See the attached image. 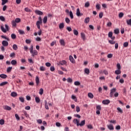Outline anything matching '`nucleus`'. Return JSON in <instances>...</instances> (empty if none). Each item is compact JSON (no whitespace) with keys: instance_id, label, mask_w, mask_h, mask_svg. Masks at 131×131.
<instances>
[{"instance_id":"f257e3e1","label":"nucleus","mask_w":131,"mask_h":131,"mask_svg":"<svg viewBox=\"0 0 131 131\" xmlns=\"http://www.w3.org/2000/svg\"><path fill=\"white\" fill-rule=\"evenodd\" d=\"M38 20L36 22V26L38 29H40V25L42 24V18H41V16H39Z\"/></svg>"},{"instance_id":"f03ea898","label":"nucleus","mask_w":131,"mask_h":131,"mask_svg":"<svg viewBox=\"0 0 131 131\" xmlns=\"http://www.w3.org/2000/svg\"><path fill=\"white\" fill-rule=\"evenodd\" d=\"M116 92V89L114 88V89H112L111 90V92L110 93V97L111 98H112V97H113V95H114V93H115Z\"/></svg>"},{"instance_id":"7ed1b4c3","label":"nucleus","mask_w":131,"mask_h":131,"mask_svg":"<svg viewBox=\"0 0 131 131\" xmlns=\"http://www.w3.org/2000/svg\"><path fill=\"white\" fill-rule=\"evenodd\" d=\"M102 103L104 105H108L109 104H110V100H109V99H106V100H103Z\"/></svg>"},{"instance_id":"20e7f679","label":"nucleus","mask_w":131,"mask_h":131,"mask_svg":"<svg viewBox=\"0 0 131 131\" xmlns=\"http://www.w3.org/2000/svg\"><path fill=\"white\" fill-rule=\"evenodd\" d=\"M107 128L110 130H114V126L112 124L107 125Z\"/></svg>"},{"instance_id":"39448f33","label":"nucleus","mask_w":131,"mask_h":131,"mask_svg":"<svg viewBox=\"0 0 131 131\" xmlns=\"http://www.w3.org/2000/svg\"><path fill=\"white\" fill-rule=\"evenodd\" d=\"M69 60L70 62H71V63H72L73 64H74V63H75V60H74V58H73V57L71 55L69 56Z\"/></svg>"},{"instance_id":"423d86ee","label":"nucleus","mask_w":131,"mask_h":131,"mask_svg":"<svg viewBox=\"0 0 131 131\" xmlns=\"http://www.w3.org/2000/svg\"><path fill=\"white\" fill-rule=\"evenodd\" d=\"M2 45L3 47H8V46H9V42L6 40H3L2 41Z\"/></svg>"},{"instance_id":"0eeeda50","label":"nucleus","mask_w":131,"mask_h":131,"mask_svg":"<svg viewBox=\"0 0 131 131\" xmlns=\"http://www.w3.org/2000/svg\"><path fill=\"white\" fill-rule=\"evenodd\" d=\"M35 14L37 15H43V13L39 10H36L35 11Z\"/></svg>"},{"instance_id":"6e6552de","label":"nucleus","mask_w":131,"mask_h":131,"mask_svg":"<svg viewBox=\"0 0 131 131\" xmlns=\"http://www.w3.org/2000/svg\"><path fill=\"white\" fill-rule=\"evenodd\" d=\"M3 108L4 109V110H8V111L11 110V107L8 105L3 106Z\"/></svg>"},{"instance_id":"1a4fd4ad","label":"nucleus","mask_w":131,"mask_h":131,"mask_svg":"<svg viewBox=\"0 0 131 131\" xmlns=\"http://www.w3.org/2000/svg\"><path fill=\"white\" fill-rule=\"evenodd\" d=\"M47 21H48V16H44V17L43 18V24H46V23H47Z\"/></svg>"},{"instance_id":"9d476101","label":"nucleus","mask_w":131,"mask_h":131,"mask_svg":"<svg viewBox=\"0 0 131 131\" xmlns=\"http://www.w3.org/2000/svg\"><path fill=\"white\" fill-rule=\"evenodd\" d=\"M18 32L19 34H20V35H23V34H25V32L21 29L18 30Z\"/></svg>"},{"instance_id":"9b49d317","label":"nucleus","mask_w":131,"mask_h":131,"mask_svg":"<svg viewBox=\"0 0 131 131\" xmlns=\"http://www.w3.org/2000/svg\"><path fill=\"white\" fill-rule=\"evenodd\" d=\"M59 42L61 46H63V47L65 46V41H64V40L60 39Z\"/></svg>"},{"instance_id":"f8f14e48","label":"nucleus","mask_w":131,"mask_h":131,"mask_svg":"<svg viewBox=\"0 0 131 131\" xmlns=\"http://www.w3.org/2000/svg\"><path fill=\"white\" fill-rule=\"evenodd\" d=\"M35 81H36V85H38V84L39 83V78H38V76L36 77Z\"/></svg>"},{"instance_id":"ddd939ff","label":"nucleus","mask_w":131,"mask_h":131,"mask_svg":"<svg viewBox=\"0 0 131 131\" xmlns=\"http://www.w3.org/2000/svg\"><path fill=\"white\" fill-rule=\"evenodd\" d=\"M84 73H85L86 74L89 75V74H90V69H89L88 68H85L84 69Z\"/></svg>"},{"instance_id":"4468645a","label":"nucleus","mask_w":131,"mask_h":131,"mask_svg":"<svg viewBox=\"0 0 131 131\" xmlns=\"http://www.w3.org/2000/svg\"><path fill=\"white\" fill-rule=\"evenodd\" d=\"M10 95L11 97H17V96L18 95V94H17V93L14 92H12Z\"/></svg>"},{"instance_id":"2eb2a0df","label":"nucleus","mask_w":131,"mask_h":131,"mask_svg":"<svg viewBox=\"0 0 131 131\" xmlns=\"http://www.w3.org/2000/svg\"><path fill=\"white\" fill-rule=\"evenodd\" d=\"M115 74H117L118 75L121 74V71H120V70H117L115 71Z\"/></svg>"},{"instance_id":"dca6fc26","label":"nucleus","mask_w":131,"mask_h":131,"mask_svg":"<svg viewBox=\"0 0 131 131\" xmlns=\"http://www.w3.org/2000/svg\"><path fill=\"white\" fill-rule=\"evenodd\" d=\"M13 50L17 51L18 50V46L16 44H14L12 46Z\"/></svg>"},{"instance_id":"f3484780","label":"nucleus","mask_w":131,"mask_h":131,"mask_svg":"<svg viewBox=\"0 0 131 131\" xmlns=\"http://www.w3.org/2000/svg\"><path fill=\"white\" fill-rule=\"evenodd\" d=\"M32 54H32L33 57H34V55L36 56V55H37V54H38L37 51L33 50V51H32Z\"/></svg>"},{"instance_id":"a211bd4d","label":"nucleus","mask_w":131,"mask_h":131,"mask_svg":"<svg viewBox=\"0 0 131 131\" xmlns=\"http://www.w3.org/2000/svg\"><path fill=\"white\" fill-rule=\"evenodd\" d=\"M76 15L78 16V17H79V16H81L80 15V12L79 11V8H78L76 11Z\"/></svg>"},{"instance_id":"6ab92c4d","label":"nucleus","mask_w":131,"mask_h":131,"mask_svg":"<svg viewBox=\"0 0 131 131\" xmlns=\"http://www.w3.org/2000/svg\"><path fill=\"white\" fill-rule=\"evenodd\" d=\"M6 84H8V82H2V83H0V86H4V85H6Z\"/></svg>"},{"instance_id":"aec40b11","label":"nucleus","mask_w":131,"mask_h":131,"mask_svg":"<svg viewBox=\"0 0 131 131\" xmlns=\"http://www.w3.org/2000/svg\"><path fill=\"white\" fill-rule=\"evenodd\" d=\"M59 29H62L64 28V23H60L59 25Z\"/></svg>"},{"instance_id":"412c9836","label":"nucleus","mask_w":131,"mask_h":131,"mask_svg":"<svg viewBox=\"0 0 131 131\" xmlns=\"http://www.w3.org/2000/svg\"><path fill=\"white\" fill-rule=\"evenodd\" d=\"M0 77L1 78L5 79V78H7V76L6 74H2L0 75Z\"/></svg>"},{"instance_id":"4be33fe9","label":"nucleus","mask_w":131,"mask_h":131,"mask_svg":"<svg viewBox=\"0 0 131 131\" xmlns=\"http://www.w3.org/2000/svg\"><path fill=\"white\" fill-rule=\"evenodd\" d=\"M1 29L2 31H3V32H4V33L7 32V30L5 29L4 26H2L1 27Z\"/></svg>"},{"instance_id":"5701e85b","label":"nucleus","mask_w":131,"mask_h":131,"mask_svg":"<svg viewBox=\"0 0 131 131\" xmlns=\"http://www.w3.org/2000/svg\"><path fill=\"white\" fill-rule=\"evenodd\" d=\"M72 100H74V101H75V102H77V98H76V96H74V95H72Z\"/></svg>"},{"instance_id":"b1692460","label":"nucleus","mask_w":131,"mask_h":131,"mask_svg":"<svg viewBox=\"0 0 131 131\" xmlns=\"http://www.w3.org/2000/svg\"><path fill=\"white\" fill-rule=\"evenodd\" d=\"M39 70L40 71H46V68H45L43 66L40 67Z\"/></svg>"},{"instance_id":"393cba45","label":"nucleus","mask_w":131,"mask_h":131,"mask_svg":"<svg viewBox=\"0 0 131 131\" xmlns=\"http://www.w3.org/2000/svg\"><path fill=\"white\" fill-rule=\"evenodd\" d=\"M35 102L36 103H39V102H40V99H39V97H35Z\"/></svg>"},{"instance_id":"a878e982","label":"nucleus","mask_w":131,"mask_h":131,"mask_svg":"<svg viewBox=\"0 0 131 131\" xmlns=\"http://www.w3.org/2000/svg\"><path fill=\"white\" fill-rule=\"evenodd\" d=\"M88 97L91 99H93V98H94V95L91 93H89L88 94Z\"/></svg>"},{"instance_id":"bb28decb","label":"nucleus","mask_w":131,"mask_h":131,"mask_svg":"<svg viewBox=\"0 0 131 131\" xmlns=\"http://www.w3.org/2000/svg\"><path fill=\"white\" fill-rule=\"evenodd\" d=\"M39 94L41 95L43 94V89L42 88L39 89Z\"/></svg>"},{"instance_id":"cd10ccee","label":"nucleus","mask_w":131,"mask_h":131,"mask_svg":"<svg viewBox=\"0 0 131 131\" xmlns=\"http://www.w3.org/2000/svg\"><path fill=\"white\" fill-rule=\"evenodd\" d=\"M76 124L77 125V126H79V125L80 126H82V121H81L80 123H79V121H78L77 123Z\"/></svg>"},{"instance_id":"c85d7f7f","label":"nucleus","mask_w":131,"mask_h":131,"mask_svg":"<svg viewBox=\"0 0 131 131\" xmlns=\"http://www.w3.org/2000/svg\"><path fill=\"white\" fill-rule=\"evenodd\" d=\"M90 22V17H86L84 20V23L86 24L89 23Z\"/></svg>"},{"instance_id":"c756f323","label":"nucleus","mask_w":131,"mask_h":131,"mask_svg":"<svg viewBox=\"0 0 131 131\" xmlns=\"http://www.w3.org/2000/svg\"><path fill=\"white\" fill-rule=\"evenodd\" d=\"M11 63L12 64V65H16V64H17V61L15 60H12L11 62Z\"/></svg>"},{"instance_id":"7c9ffc66","label":"nucleus","mask_w":131,"mask_h":131,"mask_svg":"<svg viewBox=\"0 0 131 131\" xmlns=\"http://www.w3.org/2000/svg\"><path fill=\"white\" fill-rule=\"evenodd\" d=\"M117 68L118 70H120V69H121V66H120V63H118L117 64Z\"/></svg>"},{"instance_id":"2f4dec72","label":"nucleus","mask_w":131,"mask_h":131,"mask_svg":"<svg viewBox=\"0 0 131 131\" xmlns=\"http://www.w3.org/2000/svg\"><path fill=\"white\" fill-rule=\"evenodd\" d=\"M2 5L4 6L5 4H7L8 3V0H2Z\"/></svg>"},{"instance_id":"473e14b6","label":"nucleus","mask_w":131,"mask_h":131,"mask_svg":"<svg viewBox=\"0 0 131 131\" xmlns=\"http://www.w3.org/2000/svg\"><path fill=\"white\" fill-rule=\"evenodd\" d=\"M124 14L123 12H120L119 14V18H122V17H123Z\"/></svg>"},{"instance_id":"72a5a7b5","label":"nucleus","mask_w":131,"mask_h":131,"mask_svg":"<svg viewBox=\"0 0 131 131\" xmlns=\"http://www.w3.org/2000/svg\"><path fill=\"white\" fill-rule=\"evenodd\" d=\"M89 7H90V2H88L85 4L84 7L89 8Z\"/></svg>"},{"instance_id":"f704fd0d","label":"nucleus","mask_w":131,"mask_h":131,"mask_svg":"<svg viewBox=\"0 0 131 131\" xmlns=\"http://www.w3.org/2000/svg\"><path fill=\"white\" fill-rule=\"evenodd\" d=\"M123 47L124 48H127L128 47V42H125L123 43Z\"/></svg>"},{"instance_id":"c9c22d12","label":"nucleus","mask_w":131,"mask_h":131,"mask_svg":"<svg viewBox=\"0 0 131 131\" xmlns=\"http://www.w3.org/2000/svg\"><path fill=\"white\" fill-rule=\"evenodd\" d=\"M126 23L128 25H129L130 26H131V18L129 20H127Z\"/></svg>"},{"instance_id":"e433bc0d","label":"nucleus","mask_w":131,"mask_h":131,"mask_svg":"<svg viewBox=\"0 0 131 131\" xmlns=\"http://www.w3.org/2000/svg\"><path fill=\"white\" fill-rule=\"evenodd\" d=\"M19 100L21 102V103H24V98L23 97H19Z\"/></svg>"},{"instance_id":"4c0bfd02","label":"nucleus","mask_w":131,"mask_h":131,"mask_svg":"<svg viewBox=\"0 0 131 131\" xmlns=\"http://www.w3.org/2000/svg\"><path fill=\"white\" fill-rule=\"evenodd\" d=\"M108 42L111 43V45H115V41H113L112 40H109Z\"/></svg>"},{"instance_id":"58836bf2","label":"nucleus","mask_w":131,"mask_h":131,"mask_svg":"<svg viewBox=\"0 0 131 131\" xmlns=\"http://www.w3.org/2000/svg\"><path fill=\"white\" fill-rule=\"evenodd\" d=\"M28 62L30 63V64H34V61H33L32 59H28Z\"/></svg>"},{"instance_id":"ea45409f","label":"nucleus","mask_w":131,"mask_h":131,"mask_svg":"<svg viewBox=\"0 0 131 131\" xmlns=\"http://www.w3.org/2000/svg\"><path fill=\"white\" fill-rule=\"evenodd\" d=\"M66 22L68 24H69L70 23V19H69V18L68 17H66Z\"/></svg>"},{"instance_id":"a19ab883","label":"nucleus","mask_w":131,"mask_h":131,"mask_svg":"<svg viewBox=\"0 0 131 131\" xmlns=\"http://www.w3.org/2000/svg\"><path fill=\"white\" fill-rule=\"evenodd\" d=\"M114 33H115V34H118V33H119V29H116L114 30Z\"/></svg>"},{"instance_id":"79ce46f5","label":"nucleus","mask_w":131,"mask_h":131,"mask_svg":"<svg viewBox=\"0 0 131 131\" xmlns=\"http://www.w3.org/2000/svg\"><path fill=\"white\" fill-rule=\"evenodd\" d=\"M30 52L31 54H32V52L33 51V46H31L30 48H29Z\"/></svg>"},{"instance_id":"37998d69","label":"nucleus","mask_w":131,"mask_h":131,"mask_svg":"<svg viewBox=\"0 0 131 131\" xmlns=\"http://www.w3.org/2000/svg\"><path fill=\"white\" fill-rule=\"evenodd\" d=\"M96 109L99 111H101V109H102V107H101V105H98L96 106Z\"/></svg>"},{"instance_id":"c03bdc74","label":"nucleus","mask_w":131,"mask_h":131,"mask_svg":"<svg viewBox=\"0 0 131 131\" xmlns=\"http://www.w3.org/2000/svg\"><path fill=\"white\" fill-rule=\"evenodd\" d=\"M73 32H74V34L75 35H78V31H77V30H73Z\"/></svg>"},{"instance_id":"a18cd8bd","label":"nucleus","mask_w":131,"mask_h":131,"mask_svg":"<svg viewBox=\"0 0 131 131\" xmlns=\"http://www.w3.org/2000/svg\"><path fill=\"white\" fill-rule=\"evenodd\" d=\"M16 23H19V22H21V19L19 18H16L15 19V21Z\"/></svg>"},{"instance_id":"49530a36","label":"nucleus","mask_w":131,"mask_h":131,"mask_svg":"<svg viewBox=\"0 0 131 131\" xmlns=\"http://www.w3.org/2000/svg\"><path fill=\"white\" fill-rule=\"evenodd\" d=\"M15 56H16V54H15V53H14V52H13V53H11V54H10V57L11 58H13V57H15Z\"/></svg>"},{"instance_id":"de8ad7c7","label":"nucleus","mask_w":131,"mask_h":131,"mask_svg":"<svg viewBox=\"0 0 131 131\" xmlns=\"http://www.w3.org/2000/svg\"><path fill=\"white\" fill-rule=\"evenodd\" d=\"M70 17H71V19H73V13L72 11H70Z\"/></svg>"},{"instance_id":"09e8293b","label":"nucleus","mask_w":131,"mask_h":131,"mask_svg":"<svg viewBox=\"0 0 131 131\" xmlns=\"http://www.w3.org/2000/svg\"><path fill=\"white\" fill-rule=\"evenodd\" d=\"M113 35V33L112 32H110L108 33V37H110L111 38V37H112Z\"/></svg>"},{"instance_id":"8fccbe9b","label":"nucleus","mask_w":131,"mask_h":131,"mask_svg":"<svg viewBox=\"0 0 131 131\" xmlns=\"http://www.w3.org/2000/svg\"><path fill=\"white\" fill-rule=\"evenodd\" d=\"M12 26L16 27V26H17V24L15 21L13 20L12 22Z\"/></svg>"},{"instance_id":"3c124183","label":"nucleus","mask_w":131,"mask_h":131,"mask_svg":"<svg viewBox=\"0 0 131 131\" xmlns=\"http://www.w3.org/2000/svg\"><path fill=\"white\" fill-rule=\"evenodd\" d=\"M5 124V121L3 119L0 120V124L3 125Z\"/></svg>"},{"instance_id":"603ef678","label":"nucleus","mask_w":131,"mask_h":131,"mask_svg":"<svg viewBox=\"0 0 131 131\" xmlns=\"http://www.w3.org/2000/svg\"><path fill=\"white\" fill-rule=\"evenodd\" d=\"M11 38H12V39H15L16 38V35L15 34H12Z\"/></svg>"},{"instance_id":"864d4df0","label":"nucleus","mask_w":131,"mask_h":131,"mask_svg":"<svg viewBox=\"0 0 131 131\" xmlns=\"http://www.w3.org/2000/svg\"><path fill=\"white\" fill-rule=\"evenodd\" d=\"M15 118H16V119L17 120H20V117H19V116L18 115V114H15Z\"/></svg>"},{"instance_id":"5fc2aeb1","label":"nucleus","mask_w":131,"mask_h":131,"mask_svg":"<svg viewBox=\"0 0 131 131\" xmlns=\"http://www.w3.org/2000/svg\"><path fill=\"white\" fill-rule=\"evenodd\" d=\"M117 109L118 111H119V112H120V113H123V111H122V110H121V108H120V107H118Z\"/></svg>"},{"instance_id":"6e6d98bb","label":"nucleus","mask_w":131,"mask_h":131,"mask_svg":"<svg viewBox=\"0 0 131 131\" xmlns=\"http://www.w3.org/2000/svg\"><path fill=\"white\" fill-rule=\"evenodd\" d=\"M106 25L108 27H111V26L112 25V23H111V21H109L108 23H107Z\"/></svg>"},{"instance_id":"4d7b16f0","label":"nucleus","mask_w":131,"mask_h":131,"mask_svg":"<svg viewBox=\"0 0 131 131\" xmlns=\"http://www.w3.org/2000/svg\"><path fill=\"white\" fill-rule=\"evenodd\" d=\"M74 84H75V85H80V82H79V81H75L74 82Z\"/></svg>"},{"instance_id":"13d9d810","label":"nucleus","mask_w":131,"mask_h":131,"mask_svg":"<svg viewBox=\"0 0 131 131\" xmlns=\"http://www.w3.org/2000/svg\"><path fill=\"white\" fill-rule=\"evenodd\" d=\"M99 16V18H100V19H102V18L103 17V12H100Z\"/></svg>"},{"instance_id":"bf43d9fd","label":"nucleus","mask_w":131,"mask_h":131,"mask_svg":"<svg viewBox=\"0 0 131 131\" xmlns=\"http://www.w3.org/2000/svg\"><path fill=\"white\" fill-rule=\"evenodd\" d=\"M68 82H72V79H71V78H68L67 79Z\"/></svg>"},{"instance_id":"052dcab7","label":"nucleus","mask_w":131,"mask_h":131,"mask_svg":"<svg viewBox=\"0 0 131 131\" xmlns=\"http://www.w3.org/2000/svg\"><path fill=\"white\" fill-rule=\"evenodd\" d=\"M103 73H104V74H105V75H108V72L106 70H103Z\"/></svg>"},{"instance_id":"680f3d73","label":"nucleus","mask_w":131,"mask_h":131,"mask_svg":"<svg viewBox=\"0 0 131 131\" xmlns=\"http://www.w3.org/2000/svg\"><path fill=\"white\" fill-rule=\"evenodd\" d=\"M88 127L90 129H93V128H94V127H93V125H92L91 124L88 125Z\"/></svg>"},{"instance_id":"e2e57ef3","label":"nucleus","mask_w":131,"mask_h":131,"mask_svg":"<svg viewBox=\"0 0 131 131\" xmlns=\"http://www.w3.org/2000/svg\"><path fill=\"white\" fill-rule=\"evenodd\" d=\"M12 67H8V68L7 69V72H11V70H12Z\"/></svg>"},{"instance_id":"0e129e2a","label":"nucleus","mask_w":131,"mask_h":131,"mask_svg":"<svg viewBox=\"0 0 131 131\" xmlns=\"http://www.w3.org/2000/svg\"><path fill=\"white\" fill-rule=\"evenodd\" d=\"M50 70L51 71H55V67H54V66H51L50 67Z\"/></svg>"},{"instance_id":"69168bd1","label":"nucleus","mask_w":131,"mask_h":131,"mask_svg":"<svg viewBox=\"0 0 131 131\" xmlns=\"http://www.w3.org/2000/svg\"><path fill=\"white\" fill-rule=\"evenodd\" d=\"M0 20H1V21H5V17L3 16H1Z\"/></svg>"},{"instance_id":"338daca9","label":"nucleus","mask_w":131,"mask_h":131,"mask_svg":"<svg viewBox=\"0 0 131 131\" xmlns=\"http://www.w3.org/2000/svg\"><path fill=\"white\" fill-rule=\"evenodd\" d=\"M26 43L29 44L31 42V41L29 39H26Z\"/></svg>"},{"instance_id":"774afa93","label":"nucleus","mask_w":131,"mask_h":131,"mask_svg":"<svg viewBox=\"0 0 131 131\" xmlns=\"http://www.w3.org/2000/svg\"><path fill=\"white\" fill-rule=\"evenodd\" d=\"M100 4H97L96 6V9H97V10H100Z\"/></svg>"}]
</instances>
